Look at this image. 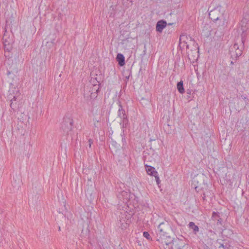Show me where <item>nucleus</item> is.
I'll list each match as a JSON object with an SVG mask.
<instances>
[{
  "label": "nucleus",
  "instance_id": "1",
  "mask_svg": "<svg viewBox=\"0 0 249 249\" xmlns=\"http://www.w3.org/2000/svg\"><path fill=\"white\" fill-rule=\"evenodd\" d=\"M209 18L214 22H218V28H219V33L218 31L215 32V35L217 37L221 36L223 35V29L226 22V18L224 15V11L222 10L221 6H218L209 12Z\"/></svg>",
  "mask_w": 249,
  "mask_h": 249
},
{
  "label": "nucleus",
  "instance_id": "2",
  "mask_svg": "<svg viewBox=\"0 0 249 249\" xmlns=\"http://www.w3.org/2000/svg\"><path fill=\"white\" fill-rule=\"evenodd\" d=\"M168 224L167 222H160L157 231V235L159 237L158 240L167 245L172 240L171 237L168 235Z\"/></svg>",
  "mask_w": 249,
  "mask_h": 249
},
{
  "label": "nucleus",
  "instance_id": "3",
  "mask_svg": "<svg viewBox=\"0 0 249 249\" xmlns=\"http://www.w3.org/2000/svg\"><path fill=\"white\" fill-rule=\"evenodd\" d=\"M20 93L18 88L14 87L9 90L7 98L10 101V106L13 110H15L18 106L17 100L20 97Z\"/></svg>",
  "mask_w": 249,
  "mask_h": 249
},
{
  "label": "nucleus",
  "instance_id": "4",
  "mask_svg": "<svg viewBox=\"0 0 249 249\" xmlns=\"http://www.w3.org/2000/svg\"><path fill=\"white\" fill-rule=\"evenodd\" d=\"M241 34V41L245 43L247 36V31L249 29V20L248 18L244 17L240 23Z\"/></svg>",
  "mask_w": 249,
  "mask_h": 249
},
{
  "label": "nucleus",
  "instance_id": "5",
  "mask_svg": "<svg viewBox=\"0 0 249 249\" xmlns=\"http://www.w3.org/2000/svg\"><path fill=\"white\" fill-rule=\"evenodd\" d=\"M244 43H242V46L239 47V45L237 43H235L233 46L231 48L230 52L231 56L233 58L237 59L239 56L242 54L243 50L244 49Z\"/></svg>",
  "mask_w": 249,
  "mask_h": 249
},
{
  "label": "nucleus",
  "instance_id": "6",
  "mask_svg": "<svg viewBox=\"0 0 249 249\" xmlns=\"http://www.w3.org/2000/svg\"><path fill=\"white\" fill-rule=\"evenodd\" d=\"M73 121L70 118H65L61 124V128L64 132L68 134L72 129Z\"/></svg>",
  "mask_w": 249,
  "mask_h": 249
},
{
  "label": "nucleus",
  "instance_id": "7",
  "mask_svg": "<svg viewBox=\"0 0 249 249\" xmlns=\"http://www.w3.org/2000/svg\"><path fill=\"white\" fill-rule=\"evenodd\" d=\"M119 108L118 111V116L123 120V127H126L128 124V120L125 114V110L123 108V107L120 102H118Z\"/></svg>",
  "mask_w": 249,
  "mask_h": 249
},
{
  "label": "nucleus",
  "instance_id": "8",
  "mask_svg": "<svg viewBox=\"0 0 249 249\" xmlns=\"http://www.w3.org/2000/svg\"><path fill=\"white\" fill-rule=\"evenodd\" d=\"M130 196V193L127 191H122L117 195L118 198L122 202L127 203Z\"/></svg>",
  "mask_w": 249,
  "mask_h": 249
},
{
  "label": "nucleus",
  "instance_id": "9",
  "mask_svg": "<svg viewBox=\"0 0 249 249\" xmlns=\"http://www.w3.org/2000/svg\"><path fill=\"white\" fill-rule=\"evenodd\" d=\"M2 39L4 50L8 52H10L12 49V41L11 39L8 40L5 35H4Z\"/></svg>",
  "mask_w": 249,
  "mask_h": 249
},
{
  "label": "nucleus",
  "instance_id": "10",
  "mask_svg": "<svg viewBox=\"0 0 249 249\" xmlns=\"http://www.w3.org/2000/svg\"><path fill=\"white\" fill-rule=\"evenodd\" d=\"M189 39L190 41L194 42V40H192V38L190 36H188L187 35H182L180 36L179 43L180 44L184 43L186 44V48L189 49V44H188V42L187 41V40Z\"/></svg>",
  "mask_w": 249,
  "mask_h": 249
},
{
  "label": "nucleus",
  "instance_id": "11",
  "mask_svg": "<svg viewBox=\"0 0 249 249\" xmlns=\"http://www.w3.org/2000/svg\"><path fill=\"white\" fill-rule=\"evenodd\" d=\"M166 25L167 23L165 20H161L159 21L156 24V31L158 32L161 33L163 31V29L166 26Z\"/></svg>",
  "mask_w": 249,
  "mask_h": 249
},
{
  "label": "nucleus",
  "instance_id": "12",
  "mask_svg": "<svg viewBox=\"0 0 249 249\" xmlns=\"http://www.w3.org/2000/svg\"><path fill=\"white\" fill-rule=\"evenodd\" d=\"M146 170L147 173V174L150 176H154L155 175V174H157V172L155 170V169L154 167L147 165L146 164L145 165Z\"/></svg>",
  "mask_w": 249,
  "mask_h": 249
},
{
  "label": "nucleus",
  "instance_id": "13",
  "mask_svg": "<svg viewBox=\"0 0 249 249\" xmlns=\"http://www.w3.org/2000/svg\"><path fill=\"white\" fill-rule=\"evenodd\" d=\"M116 60L118 62V64L120 66H123L125 64V58L124 55L122 53H118L116 56Z\"/></svg>",
  "mask_w": 249,
  "mask_h": 249
},
{
  "label": "nucleus",
  "instance_id": "14",
  "mask_svg": "<svg viewBox=\"0 0 249 249\" xmlns=\"http://www.w3.org/2000/svg\"><path fill=\"white\" fill-rule=\"evenodd\" d=\"M189 227L193 230L194 233L196 234L199 231V228L193 222H190L188 224Z\"/></svg>",
  "mask_w": 249,
  "mask_h": 249
},
{
  "label": "nucleus",
  "instance_id": "15",
  "mask_svg": "<svg viewBox=\"0 0 249 249\" xmlns=\"http://www.w3.org/2000/svg\"><path fill=\"white\" fill-rule=\"evenodd\" d=\"M185 244L181 241H178L174 246V249H184Z\"/></svg>",
  "mask_w": 249,
  "mask_h": 249
},
{
  "label": "nucleus",
  "instance_id": "16",
  "mask_svg": "<svg viewBox=\"0 0 249 249\" xmlns=\"http://www.w3.org/2000/svg\"><path fill=\"white\" fill-rule=\"evenodd\" d=\"M177 89L178 92L180 93H183L184 92V89L183 88V81H180L177 84Z\"/></svg>",
  "mask_w": 249,
  "mask_h": 249
},
{
  "label": "nucleus",
  "instance_id": "17",
  "mask_svg": "<svg viewBox=\"0 0 249 249\" xmlns=\"http://www.w3.org/2000/svg\"><path fill=\"white\" fill-rule=\"evenodd\" d=\"M120 227L124 230L126 229L128 226V224L125 222L124 220H122L121 219L120 220Z\"/></svg>",
  "mask_w": 249,
  "mask_h": 249
},
{
  "label": "nucleus",
  "instance_id": "18",
  "mask_svg": "<svg viewBox=\"0 0 249 249\" xmlns=\"http://www.w3.org/2000/svg\"><path fill=\"white\" fill-rule=\"evenodd\" d=\"M220 218V216L218 213L213 212L212 214V219L214 222H216L218 218Z\"/></svg>",
  "mask_w": 249,
  "mask_h": 249
},
{
  "label": "nucleus",
  "instance_id": "19",
  "mask_svg": "<svg viewBox=\"0 0 249 249\" xmlns=\"http://www.w3.org/2000/svg\"><path fill=\"white\" fill-rule=\"evenodd\" d=\"M18 72V69L17 68L16 66L15 65L14 67V68L12 70H8L7 71V74L8 76H9L11 73H17Z\"/></svg>",
  "mask_w": 249,
  "mask_h": 249
},
{
  "label": "nucleus",
  "instance_id": "20",
  "mask_svg": "<svg viewBox=\"0 0 249 249\" xmlns=\"http://www.w3.org/2000/svg\"><path fill=\"white\" fill-rule=\"evenodd\" d=\"M112 146H114L115 148L118 149L119 148L120 145L118 144L116 142L112 140L111 142Z\"/></svg>",
  "mask_w": 249,
  "mask_h": 249
},
{
  "label": "nucleus",
  "instance_id": "21",
  "mask_svg": "<svg viewBox=\"0 0 249 249\" xmlns=\"http://www.w3.org/2000/svg\"><path fill=\"white\" fill-rule=\"evenodd\" d=\"M143 236L146 238L147 239L150 240L151 239L150 234L147 231H144L143 232Z\"/></svg>",
  "mask_w": 249,
  "mask_h": 249
},
{
  "label": "nucleus",
  "instance_id": "22",
  "mask_svg": "<svg viewBox=\"0 0 249 249\" xmlns=\"http://www.w3.org/2000/svg\"><path fill=\"white\" fill-rule=\"evenodd\" d=\"M154 177H155V178L157 184L159 185L160 183V179L158 176V173H157V174H155V175L154 176Z\"/></svg>",
  "mask_w": 249,
  "mask_h": 249
},
{
  "label": "nucleus",
  "instance_id": "23",
  "mask_svg": "<svg viewBox=\"0 0 249 249\" xmlns=\"http://www.w3.org/2000/svg\"><path fill=\"white\" fill-rule=\"evenodd\" d=\"M221 222H222L221 218H218V220H217V221H216V224H217V225H222V223H221Z\"/></svg>",
  "mask_w": 249,
  "mask_h": 249
},
{
  "label": "nucleus",
  "instance_id": "24",
  "mask_svg": "<svg viewBox=\"0 0 249 249\" xmlns=\"http://www.w3.org/2000/svg\"><path fill=\"white\" fill-rule=\"evenodd\" d=\"M93 141L92 139H90L89 140V148L91 147V144L93 143Z\"/></svg>",
  "mask_w": 249,
  "mask_h": 249
},
{
  "label": "nucleus",
  "instance_id": "25",
  "mask_svg": "<svg viewBox=\"0 0 249 249\" xmlns=\"http://www.w3.org/2000/svg\"><path fill=\"white\" fill-rule=\"evenodd\" d=\"M93 121L94 122V127H97V124H96V123H98L99 122V120H97L96 119H95V120L94 119Z\"/></svg>",
  "mask_w": 249,
  "mask_h": 249
},
{
  "label": "nucleus",
  "instance_id": "26",
  "mask_svg": "<svg viewBox=\"0 0 249 249\" xmlns=\"http://www.w3.org/2000/svg\"><path fill=\"white\" fill-rule=\"evenodd\" d=\"M209 231L211 233V235L215 234L214 232L212 230H209Z\"/></svg>",
  "mask_w": 249,
  "mask_h": 249
},
{
  "label": "nucleus",
  "instance_id": "27",
  "mask_svg": "<svg viewBox=\"0 0 249 249\" xmlns=\"http://www.w3.org/2000/svg\"><path fill=\"white\" fill-rule=\"evenodd\" d=\"M221 247L224 248V245L221 244L220 246L219 247V248H220Z\"/></svg>",
  "mask_w": 249,
  "mask_h": 249
},
{
  "label": "nucleus",
  "instance_id": "28",
  "mask_svg": "<svg viewBox=\"0 0 249 249\" xmlns=\"http://www.w3.org/2000/svg\"><path fill=\"white\" fill-rule=\"evenodd\" d=\"M122 141H125V139H124V138H122Z\"/></svg>",
  "mask_w": 249,
  "mask_h": 249
},
{
  "label": "nucleus",
  "instance_id": "29",
  "mask_svg": "<svg viewBox=\"0 0 249 249\" xmlns=\"http://www.w3.org/2000/svg\"><path fill=\"white\" fill-rule=\"evenodd\" d=\"M231 64H233V61H231Z\"/></svg>",
  "mask_w": 249,
  "mask_h": 249
},
{
  "label": "nucleus",
  "instance_id": "30",
  "mask_svg": "<svg viewBox=\"0 0 249 249\" xmlns=\"http://www.w3.org/2000/svg\"><path fill=\"white\" fill-rule=\"evenodd\" d=\"M58 230L60 231L61 230L60 227H59Z\"/></svg>",
  "mask_w": 249,
  "mask_h": 249
}]
</instances>
